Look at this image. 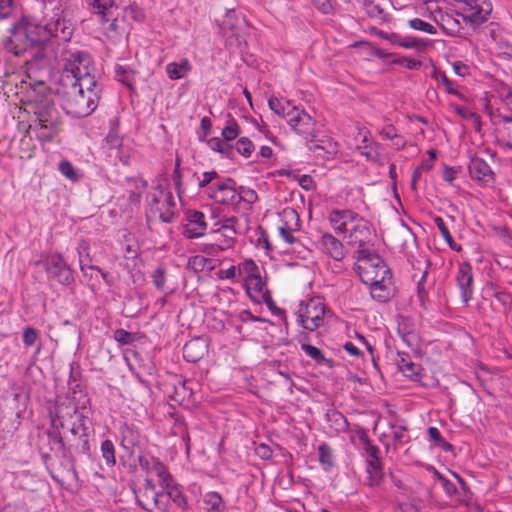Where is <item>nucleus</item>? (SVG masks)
Segmentation results:
<instances>
[{"instance_id":"nucleus-53","label":"nucleus","mask_w":512,"mask_h":512,"mask_svg":"<svg viewBox=\"0 0 512 512\" xmlns=\"http://www.w3.org/2000/svg\"><path fill=\"white\" fill-rule=\"evenodd\" d=\"M58 169L61 172V174L64 175L67 179H69L71 181L79 180V175L76 172L74 166L72 165V163L70 161H68V160L61 161L59 163Z\"/></svg>"},{"instance_id":"nucleus-22","label":"nucleus","mask_w":512,"mask_h":512,"mask_svg":"<svg viewBox=\"0 0 512 512\" xmlns=\"http://www.w3.org/2000/svg\"><path fill=\"white\" fill-rule=\"evenodd\" d=\"M308 149L317 157L330 159L337 152V144L329 139L314 141L313 138H310Z\"/></svg>"},{"instance_id":"nucleus-18","label":"nucleus","mask_w":512,"mask_h":512,"mask_svg":"<svg viewBox=\"0 0 512 512\" xmlns=\"http://www.w3.org/2000/svg\"><path fill=\"white\" fill-rule=\"evenodd\" d=\"M370 294L378 302L385 303L394 295L392 276H388L375 284L368 285Z\"/></svg>"},{"instance_id":"nucleus-31","label":"nucleus","mask_w":512,"mask_h":512,"mask_svg":"<svg viewBox=\"0 0 512 512\" xmlns=\"http://www.w3.org/2000/svg\"><path fill=\"white\" fill-rule=\"evenodd\" d=\"M89 8L99 17H106L113 11L115 0H85Z\"/></svg>"},{"instance_id":"nucleus-55","label":"nucleus","mask_w":512,"mask_h":512,"mask_svg":"<svg viewBox=\"0 0 512 512\" xmlns=\"http://www.w3.org/2000/svg\"><path fill=\"white\" fill-rule=\"evenodd\" d=\"M409 26L412 29L423 31V32H426V33H429V34H436L437 33L436 28L432 24H430L428 22H425V21H423L422 19H419V18L411 19L409 21Z\"/></svg>"},{"instance_id":"nucleus-19","label":"nucleus","mask_w":512,"mask_h":512,"mask_svg":"<svg viewBox=\"0 0 512 512\" xmlns=\"http://www.w3.org/2000/svg\"><path fill=\"white\" fill-rule=\"evenodd\" d=\"M397 366L399 370L411 380H419L421 378L422 367L420 364L412 361L410 355L405 352L398 353Z\"/></svg>"},{"instance_id":"nucleus-25","label":"nucleus","mask_w":512,"mask_h":512,"mask_svg":"<svg viewBox=\"0 0 512 512\" xmlns=\"http://www.w3.org/2000/svg\"><path fill=\"white\" fill-rule=\"evenodd\" d=\"M247 292L250 293L252 290L257 295H260L266 304L272 303V297L270 291L266 288V284L263 281L261 274L253 277L252 279L245 282Z\"/></svg>"},{"instance_id":"nucleus-13","label":"nucleus","mask_w":512,"mask_h":512,"mask_svg":"<svg viewBox=\"0 0 512 512\" xmlns=\"http://www.w3.org/2000/svg\"><path fill=\"white\" fill-rule=\"evenodd\" d=\"M238 222V218L232 216L221 219L214 224L213 233L222 242V247L230 249L234 246L235 236L238 233L236 227Z\"/></svg>"},{"instance_id":"nucleus-47","label":"nucleus","mask_w":512,"mask_h":512,"mask_svg":"<svg viewBox=\"0 0 512 512\" xmlns=\"http://www.w3.org/2000/svg\"><path fill=\"white\" fill-rule=\"evenodd\" d=\"M89 243L85 240H80L77 245V253L79 256V264L82 272L85 273V262H91L90 254H89Z\"/></svg>"},{"instance_id":"nucleus-20","label":"nucleus","mask_w":512,"mask_h":512,"mask_svg":"<svg viewBox=\"0 0 512 512\" xmlns=\"http://www.w3.org/2000/svg\"><path fill=\"white\" fill-rule=\"evenodd\" d=\"M469 173L472 178L482 181L484 183L491 182L493 180V172L490 166L481 158H472L469 166Z\"/></svg>"},{"instance_id":"nucleus-46","label":"nucleus","mask_w":512,"mask_h":512,"mask_svg":"<svg viewBox=\"0 0 512 512\" xmlns=\"http://www.w3.org/2000/svg\"><path fill=\"white\" fill-rule=\"evenodd\" d=\"M361 441L364 444V451L367 455L366 462H375L378 463L380 460L379 457V448L371 443V441L366 437L362 436Z\"/></svg>"},{"instance_id":"nucleus-32","label":"nucleus","mask_w":512,"mask_h":512,"mask_svg":"<svg viewBox=\"0 0 512 512\" xmlns=\"http://www.w3.org/2000/svg\"><path fill=\"white\" fill-rule=\"evenodd\" d=\"M229 141L222 140L218 137H213L208 141L209 147L227 158H234L235 148L228 143Z\"/></svg>"},{"instance_id":"nucleus-15","label":"nucleus","mask_w":512,"mask_h":512,"mask_svg":"<svg viewBox=\"0 0 512 512\" xmlns=\"http://www.w3.org/2000/svg\"><path fill=\"white\" fill-rule=\"evenodd\" d=\"M207 223L205 215L201 211H189L187 223L184 225L183 235L188 239L199 238L205 234Z\"/></svg>"},{"instance_id":"nucleus-52","label":"nucleus","mask_w":512,"mask_h":512,"mask_svg":"<svg viewBox=\"0 0 512 512\" xmlns=\"http://www.w3.org/2000/svg\"><path fill=\"white\" fill-rule=\"evenodd\" d=\"M239 154L248 158L254 151V144L247 137H241L236 143V149Z\"/></svg>"},{"instance_id":"nucleus-23","label":"nucleus","mask_w":512,"mask_h":512,"mask_svg":"<svg viewBox=\"0 0 512 512\" xmlns=\"http://www.w3.org/2000/svg\"><path fill=\"white\" fill-rule=\"evenodd\" d=\"M207 351V345L199 338L188 341L183 347V357L186 361L196 363Z\"/></svg>"},{"instance_id":"nucleus-24","label":"nucleus","mask_w":512,"mask_h":512,"mask_svg":"<svg viewBox=\"0 0 512 512\" xmlns=\"http://www.w3.org/2000/svg\"><path fill=\"white\" fill-rule=\"evenodd\" d=\"M100 22L103 26L104 34L108 39L112 41L119 39L121 36V27L113 11L106 17H100Z\"/></svg>"},{"instance_id":"nucleus-57","label":"nucleus","mask_w":512,"mask_h":512,"mask_svg":"<svg viewBox=\"0 0 512 512\" xmlns=\"http://www.w3.org/2000/svg\"><path fill=\"white\" fill-rule=\"evenodd\" d=\"M301 348L309 357H311L318 363L326 361V358L324 357L322 351L319 348L306 343H302Z\"/></svg>"},{"instance_id":"nucleus-60","label":"nucleus","mask_w":512,"mask_h":512,"mask_svg":"<svg viewBox=\"0 0 512 512\" xmlns=\"http://www.w3.org/2000/svg\"><path fill=\"white\" fill-rule=\"evenodd\" d=\"M394 64L404 66L410 70H417L421 67L422 63L419 60L407 58V57H399L393 61Z\"/></svg>"},{"instance_id":"nucleus-11","label":"nucleus","mask_w":512,"mask_h":512,"mask_svg":"<svg viewBox=\"0 0 512 512\" xmlns=\"http://www.w3.org/2000/svg\"><path fill=\"white\" fill-rule=\"evenodd\" d=\"M103 149L111 162L116 163V160H119L123 165H129V149L123 145L122 138L116 130L112 129L108 133L104 140Z\"/></svg>"},{"instance_id":"nucleus-61","label":"nucleus","mask_w":512,"mask_h":512,"mask_svg":"<svg viewBox=\"0 0 512 512\" xmlns=\"http://www.w3.org/2000/svg\"><path fill=\"white\" fill-rule=\"evenodd\" d=\"M279 233L283 240L288 244H293L296 241V238L293 235V228L288 225V222H285L284 225L279 227Z\"/></svg>"},{"instance_id":"nucleus-10","label":"nucleus","mask_w":512,"mask_h":512,"mask_svg":"<svg viewBox=\"0 0 512 512\" xmlns=\"http://www.w3.org/2000/svg\"><path fill=\"white\" fill-rule=\"evenodd\" d=\"M45 270L50 278L62 285L68 286L74 281L71 268L59 254L51 255L46 260Z\"/></svg>"},{"instance_id":"nucleus-54","label":"nucleus","mask_w":512,"mask_h":512,"mask_svg":"<svg viewBox=\"0 0 512 512\" xmlns=\"http://www.w3.org/2000/svg\"><path fill=\"white\" fill-rule=\"evenodd\" d=\"M319 451V461L320 463L325 466L326 468H330L333 466V460H332V452L330 447L323 443L318 448Z\"/></svg>"},{"instance_id":"nucleus-14","label":"nucleus","mask_w":512,"mask_h":512,"mask_svg":"<svg viewBox=\"0 0 512 512\" xmlns=\"http://www.w3.org/2000/svg\"><path fill=\"white\" fill-rule=\"evenodd\" d=\"M457 286L460 290L461 300L465 305L473 297V270L468 262H462L458 266L456 275Z\"/></svg>"},{"instance_id":"nucleus-17","label":"nucleus","mask_w":512,"mask_h":512,"mask_svg":"<svg viewBox=\"0 0 512 512\" xmlns=\"http://www.w3.org/2000/svg\"><path fill=\"white\" fill-rule=\"evenodd\" d=\"M73 454L90 455L88 432L75 437L66 436V456H72Z\"/></svg>"},{"instance_id":"nucleus-8","label":"nucleus","mask_w":512,"mask_h":512,"mask_svg":"<svg viewBox=\"0 0 512 512\" xmlns=\"http://www.w3.org/2000/svg\"><path fill=\"white\" fill-rule=\"evenodd\" d=\"M235 181L227 178L225 181L215 184L209 188V197L215 202L223 205L238 206L243 197L234 187Z\"/></svg>"},{"instance_id":"nucleus-4","label":"nucleus","mask_w":512,"mask_h":512,"mask_svg":"<svg viewBox=\"0 0 512 512\" xmlns=\"http://www.w3.org/2000/svg\"><path fill=\"white\" fill-rule=\"evenodd\" d=\"M355 271L367 286L383 281L384 278L391 275L390 269L383 259L368 249L357 250Z\"/></svg>"},{"instance_id":"nucleus-3","label":"nucleus","mask_w":512,"mask_h":512,"mask_svg":"<svg viewBox=\"0 0 512 512\" xmlns=\"http://www.w3.org/2000/svg\"><path fill=\"white\" fill-rule=\"evenodd\" d=\"M31 108L39 125L38 138L51 141L61 123V118L54 102L47 97H39L32 104Z\"/></svg>"},{"instance_id":"nucleus-37","label":"nucleus","mask_w":512,"mask_h":512,"mask_svg":"<svg viewBox=\"0 0 512 512\" xmlns=\"http://www.w3.org/2000/svg\"><path fill=\"white\" fill-rule=\"evenodd\" d=\"M115 78L132 89L134 80H135V72L130 67L125 65H116L115 67Z\"/></svg>"},{"instance_id":"nucleus-33","label":"nucleus","mask_w":512,"mask_h":512,"mask_svg":"<svg viewBox=\"0 0 512 512\" xmlns=\"http://www.w3.org/2000/svg\"><path fill=\"white\" fill-rule=\"evenodd\" d=\"M238 276L239 280H243L244 282H247L248 280L252 279L253 277L260 274V269L257 266V264L249 259L245 260L242 263L238 265Z\"/></svg>"},{"instance_id":"nucleus-16","label":"nucleus","mask_w":512,"mask_h":512,"mask_svg":"<svg viewBox=\"0 0 512 512\" xmlns=\"http://www.w3.org/2000/svg\"><path fill=\"white\" fill-rule=\"evenodd\" d=\"M347 233L351 243L358 244L359 249H366L365 245L373 236V229L369 221L361 217Z\"/></svg>"},{"instance_id":"nucleus-12","label":"nucleus","mask_w":512,"mask_h":512,"mask_svg":"<svg viewBox=\"0 0 512 512\" xmlns=\"http://www.w3.org/2000/svg\"><path fill=\"white\" fill-rule=\"evenodd\" d=\"M133 493L135 495L137 504L141 506L144 510L152 512L151 508L149 507L150 503L161 509L162 503L160 501V498L164 496V492L156 491L155 484L151 479L146 478L144 480L143 488L139 490L133 489Z\"/></svg>"},{"instance_id":"nucleus-45","label":"nucleus","mask_w":512,"mask_h":512,"mask_svg":"<svg viewBox=\"0 0 512 512\" xmlns=\"http://www.w3.org/2000/svg\"><path fill=\"white\" fill-rule=\"evenodd\" d=\"M240 132H241L240 126L238 125L236 120L229 115L227 125L222 130L223 139L226 141H232L238 137Z\"/></svg>"},{"instance_id":"nucleus-43","label":"nucleus","mask_w":512,"mask_h":512,"mask_svg":"<svg viewBox=\"0 0 512 512\" xmlns=\"http://www.w3.org/2000/svg\"><path fill=\"white\" fill-rule=\"evenodd\" d=\"M269 108L277 115L287 118V112L293 107L290 101L283 103L276 97H271L268 100Z\"/></svg>"},{"instance_id":"nucleus-64","label":"nucleus","mask_w":512,"mask_h":512,"mask_svg":"<svg viewBox=\"0 0 512 512\" xmlns=\"http://www.w3.org/2000/svg\"><path fill=\"white\" fill-rule=\"evenodd\" d=\"M500 92L503 96V101L512 111V86L502 85Z\"/></svg>"},{"instance_id":"nucleus-42","label":"nucleus","mask_w":512,"mask_h":512,"mask_svg":"<svg viewBox=\"0 0 512 512\" xmlns=\"http://www.w3.org/2000/svg\"><path fill=\"white\" fill-rule=\"evenodd\" d=\"M428 435L434 446L441 448L445 452L453 450V446L441 436L440 431L436 427H429Z\"/></svg>"},{"instance_id":"nucleus-48","label":"nucleus","mask_w":512,"mask_h":512,"mask_svg":"<svg viewBox=\"0 0 512 512\" xmlns=\"http://www.w3.org/2000/svg\"><path fill=\"white\" fill-rule=\"evenodd\" d=\"M339 213L341 214L339 216L343 221V229L345 233H347L350 227H352L361 218L359 214L348 209L339 210Z\"/></svg>"},{"instance_id":"nucleus-44","label":"nucleus","mask_w":512,"mask_h":512,"mask_svg":"<svg viewBox=\"0 0 512 512\" xmlns=\"http://www.w3.org/2000/svg\"><path fill=\"white\" fill-rule=\"evenodd\" d=\"M101 453L108 466H114L116 464L115 446L111 440L106 439L102 442Z\"/></svg>"},{"instance_id":"nucleus-21","label":"nucleus","mask_w":512,"mask_h":512,"mask_svg":"<svg viewBox=\"0 0 512 512\" xmlns=\"http://www.w3.org/2000/svg\"><path fill=\"white\" fill-rule=\"evenodd\" d=\"M321 246L322 250L336 261H341L345 257L343 244L331 234L322 235Z\"/></svg>"},{"instance_id":"nucleus-59","label":"nucleus","mask_w":512,"mask_h":512,"mask_svg":"<svg viewBox=\"0 0 512 512\" xmlns=\"http://www.w3.org/2000/svg\"><path fill=\"white\" fill-rule=\"evenodd\" d=\"M114 339L122 345H128L133 342L134 336L132 333L120 328L115 330Z\"/></svg>"},{"instance_id":"nucleus-6","label":"nucleus","mask_w":512,"mask_h":512,"mask_svg":"<svg viewBox=\"0 0 512 512\" xmlns=\"http://www.w3.org/2000/svg\"><path fill=\"white\" fill-rule=\"evenodd\" d=\"M148 207V218L169 223L175 216L176 204L170 191L161 189L158 193L152 194Z\"/></svg>"},{"instance_id":"nucleus-7","label":"nucleus","mask_w":512,"mask_h":512,"mask_svg":"<svg viewBox=\"0 0 512 512\" xmlns=\"http://www.w3.org/2000/svg\"><path fill=\"white\" fill-rule=\"evenodd\" d=\"M287 122L297 134L303 136L306 140L316 136L315 120L307 112L296 106H293L287 112Z\"/></svg>"},{"instance_id":"nucleus-28","label":"nucleus","mask_w":512,"mask_h":512,"mask_svg":"<svg viewBox=\"0 0 512 512\" xmlns=\"http://www.w3.org/2000/svg\"><path fill=\"white\" fill-rule=\"evenodd\" d=\"M190 70L191 64L186 58L181 59L179 63L171 62L166 66V73L171 80L184 78Z\"/></svg>"},{"instance_id":"nucleus-35","label":"nucleus","mask_w":512,"mask_h":512,"mask_svg":"<svg viewBox=\"0 0 512 512\" xmlns=\"http://www.w3.org/2000/svg\"><path fill=\"white\" fill-rule=\"evenodd\" d=\"M165 490L164 495L171 499L183 511L189 509L187 498L178 486L170 485L169 488H165Z\"/></svg>"},{"instance_id":"nucleus-2","label":"nucleus","mask_w":512,"mask_h":512,"mask_svg":"<svg viewBox=\"0 0 512 512\" xmlns=\"http://www.w3.org/2000/svg\"><path fill=\"white\" fill-rule=\"evenodd\" d=\"M56 16L45 25L22 18L10 30L5 48L16 56L29 54L25 60L28 76L36 75L39 64L48 62V47L59 54L63 48L79 50L70 42L74 32L72 23L58 14Z\"/></svg>"},{"instance_id":"nucleus-50","label":"nucleus","mask_w":512,"mask_h":512,"mask_svg":"<svg viewBox=\"0 0 512 512\" xmlns=\"http://www.w3.org/2000/svg\"><path fill=\"white\" fill-rule=\"evenodd\" d=\"M431 470H433L435 478L441 483L443 490L448 496L451 497L457 493V488L453 482L447 479L434 467H431Z\"/></svg>"},{"instance_id":"nucleus-27","label":"nucleus","mask_w":512,"mask_h":512,"mask_svg":"<svg viewBox=\"0 0 512 512\" xmlns=\"http://www.w3.org/2000/svg\"><path fill=\"white\" fill-rule=\"evenodd\" d=\"M203 504L205 512H224L225 503L222 496L215 491H210L204 494Z\"/></svg>"},{"instance_id":"nucleus-38","label":"nucleus","mask_w":512,"mask_h":512,"mask_svg":"<svg viewBox=\"0 0 512 512\" xmlns=\"http://www.w3.org/2000/svg\"><path fill=\"white\" fill-rule=\"evenodd\" d=\"M122 445L125 448L134 447L139 444V434L133 426L124 424L121 427Z\"/></svg>"},{"instance_id":"nucleus-30","label":"nucleus","mask_w":512,"mask_h":512,"mask_svg":"<svg viewBox=\"0 0 512 512\" xmlns=\"http://www.w3.org/2000/svg\"><path fill=\"white\" fill-rule=\"evenodd\" d=\"M366 463H367L366 471L368 474L367 484L371 487L380 485V483L382 482L383 477H384L381 461H378V463H375V462H366Z\"/></svg>"},{"instance_id":"nucleus-58","label":"nucleus","mask_w":512,"mask_h":512,"mask_svg":"<svg viewBox=\"0 0 512 512\" xmlns=\"http://www.w3.org/2000/svg\"><path fill=\"white\" fill-rule=\"evenodd\" d=\"M191 395L192 389L187 387L186 381L179 382V385L175 387L174 399L176 401H183L186 397H190Z\"/></svg>"},{"instance_id":"nucleus-9","label":"nucleus","mask_w":512,"mask_h":512,"mask_svg":"<svg viewBox=\"0 0 512 512\" xmlns=\"http://www.w3.org/2000/svg\"><path fill=\"white\" fill-rule=\"evenodd\" d=\"M89 402L90 400L87 395H84L82 397V401H79L78 404H75L72 401H70L68 404H57L55 416L51 418L52 426L65 429L67 426H69L70 422L74 421V418L76 420L78 419L79 415H83L79 412V408L81 407L82 409H85Z\"/></svg>"},{"instance_id":"nucleus-39","label":"nucleus","mask_w":512,"mask_h":512,"mask_svg":"<svg viewBox=\"0 0 512 512\" xmlns=\"http://www.w3.org/2000/svg\"><path fill=\"white\" fill-rule=\"evenodd\" d=\"M438 24L446 34L452 36L458 34L462 28L460 21L450 15L442 16Z\"/></svg>"},{"instance_id":"nucleus-29","label":"nucleus","mask_w":512,"mask_h":512,"mask_svg":"<svg viewBox=\"0 0 512 512\" xmlns=\"http://www.w3.org/2000/svg\"><path fill=\"white\" fill-rule=\"evenodd\" d=\"M243 22V20L237 18L235 11H228L220 26L223 35L226 36L230 33L232 36H238L239 27Z\"/></svg>"},{"instance_id":"nucleus-62","label":"nucleus","mask_w":512,"mask_h":512,"mask_svg":"<svg viewBox=\"0 0 512 512\" xmlns=\"http://www.w3.org/2000/svg\"><path fill=\"white\" fill-rule=\"evenodd\" d=\"M339 215H341L339 210L331 211L329 214V221L336 232L345 234L343 229V221L340 219Z\"/></svg>"},{"instance_id":"nucleus-36","label":"nucleus","mask_w":512,"mask_h":512,"mask_svg":"<svg viewBox=\"0 0 512 512\" xmlns=\"http://www.w3.org/2000/svg\"><path fill=\"white\" fill-rule=\"evenodd\" d=\"M152 469L153 472H155L158 478L160 479L163 489L169 488V486L172 485L171 474L168 472L165 465L162 462H160L157 458H152Z\"/></svg>"},{"instance_id":"nucleus-1","label":"nucleus","mask_w":512,"mask_h":512,"mask_svg":"<svg viewBox=\"0 0 512 512\" xmlns=\"http://www.w3.org/2000/svg\"><path fill=\"white\" fill-rule=\"evenodd\" d=\"M48 62L39 64L42 70L57 68L61 73L51 88L61 101L63 110L76 118L87 117L98 107L101 87L91 74V57L81 50L63 48L60 54L48 47Z\"/></svg>"},{"instance_id":"nucleus-51","label":"nucleus","mask_w":512,"mask_h":512,"mask_svg":"<svg viewBox=\"0 0 512 512\" xmlns=\"http://www.w3.org/2000/svg\"><path fill=\"white\" fill-rule=\"evenodd\" d=\"M152 280L155 287L164 293H167L168 288L166 287V271L163 267H158L152 273Z\"/></svg>"},{"instance_id":"nucleus-26","label":"nucleus","mask_w":512,"mask_h":512,"mask_svg":"<svg viewBox=\"0 0 512 512\" xmlns=\"http://www.w3.org/2000/svg\"><path fill=\"white\" fill-rule=\"evenodd\" d=\"M60 429V427L51 425V428L47 431V436L51 450L66 456V437H62Z\"/></svg>"},{"instance_id":"nucleus-34","label":"nucleus","mask_w":512,"mask_h":512,"mask_svg":"<svg viewBox=\"0 0 512 512\" xmlns=\"http://www.w3.org/2000/svg\"><path fill=\"white\" fill-rule=\"evenodd\" d=\"M433 221H434L435 225L437 226V228L439 229L444 241L447 243L449 248L456 252H461L462 247L454 241L444 220L440 216H436V217H434Z\"/></svg>"},{"instance_id":"nucleus-40","label":"nucleus","mask_w":512,"mask_h":512,"mask_svg":"<svg viewBox=\"0 0 512 512\" xmlns=\"http://www.w3.org/2000/svg\"><path fill=\"white\" fill-rule=\"evenodd\" d=\"M430 40L419 39L412 36L401 37V42H399V46L406 49H415L417 51L424 50L429 44Z\"/></svg>"},{"instance_id":"nucleus-49","label":"nucleus","mask_w":512,"mask_h":512,"mask_svg":"<svg viewBox=\"0 0 512 512\" xmlns=\"http://www.w3.org/2000/svg\"><path fill=\"white\" fill-rule=\"evenodd\" d=\"M66 428H69L70 437H75L78 435H81V433H87L88 428L86 426V417L84 415H79L78 419L74 420L73 422L69 423V426Z\"/></svg>"},{"instance_id":"nucleus-41","label":"nucleus","mask_w":512,"mask_h":512,"mask_svg":"<svg viewBox=\"0 0 512 512\" xmlns=\"http://www.w3.org/2000/svg\"><path fill=\"white\" fill-rule=\"evenodd\" d=\"M364 8L369 17L377 18L383 22L387 21V14L384 9L373 0H364Z\"/></svg>"},{"instance_id":"nucleus-56","label":"nucleus","mask_w":512,"mask_h":512,"mask_svg":"<svg viewBox=\"0 0 512 512\" xmlns=\"http://www.w3.org/2000/svg\"><path fill=\"white\" fill-rule=\"evenodd\" d=\"M39 337H40L39 331L33 327H26L23 330L22 339H23V343L26 347L33 346L36 343V341L39 339Z\"/></svg>"},{"instance_id":"nucleus-63","label":"nucleus","mask_w":512,"mask_h":512,"mask_svg":"<svg viewBox=\"0 0 512 512\" xmlns=\"http://www.w3.org/2000/svg\"><path fill=\"white\" fill-rule=\"evenodd\" d=\"M359 149L361 150V154L366 156L370 160H375L378 156V153L376 150L377 144H374V143L365 144L363 147L360 146Z\"/></svg>"},{"instance_id":"nucleus-5","label":"nucleus","mask_w":512,"mask_h":512,"mask_svg":"<svg viewBox=\"0 0 512 512\" xmlns=\"http://www.w3.org/2000/svg\"><path fill=\"white\" fill-rule=\"evenodd\" d=\"M326 306L320 298H311L301 302L297 311L298 320L303 328L314 331L323 326Z\"/></svg>"}]
</instances>
